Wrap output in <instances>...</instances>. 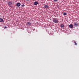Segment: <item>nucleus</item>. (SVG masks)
<instances>
[{"mask_svg": "<svg viewBox=\"0 0 79 79\" xmlns=\"http://www.w3.org/2000/svg\"><path fill=\"white\" fill-rule=\"evenodd\" d=\"M27 24L28 26H30L31 24V23L30 22H28L27 23Z\"/></svg>", "mask_w": 79, "mask_h": 79, "instance_id": "6e6552de", "label": "nucleus"}, {"mask_svg": "<svg viewBox=\"0 0 79 79\" xmlns=\"http://www.w3.org/2000/svg\"><path fill=\"white\" fill-rule=\"evenodd\" d=\"M38 3H39L38 2H37L36 1L34 2V5H36L38 4Z\"/></svg>", "mask_w": 79, "mask_h": 79, "instance_id": "423d86ee", "label": "nucleus"}, {"mask_svg": "<svg viewBox=\"0 0 79 79\" xmlns=\"http://www.w3.org/2000/svg\"><path fill=\"white\" fill-rule=\"evenodd\" d=\"M17 6H21V4L20 3L18 2L16 4Z\"/></svg>", "mask_w": 79, "mask_h": 79, "instance_id": "20e7f679", "label": "nucleus"}, {"mask_svg": "<svg viewBox=\"0 0 79 79\" xmlns=\"http://www.w3.org/2000/svg\"><path fill=\"white\" fill-rule=\"evenodd\" d=\"M4 28H5V29H6V26H5Z\"/></svg>", "mask_w": 79, "mask_h": 79, "instance_id": "2eb2a0df", "label": "nucleus"}, {"mask_svg": "<svg viewBox=\"0 0 79 79\" xmlns=\"http://www.w3.org/2000/svg\"><path fill=\"white\" fill-rule=\"evenodd\" d=\"M60 27H64V25H63V24H61L60 25Z\"/></svg>", "mask_w": 79, "mask_h": 79, "instance_id": "9d476101", "label": "nucleus"}, {"mask_svg": "<svg viewBox=\"0 0 79 79\" xmlns=\"http://www.w3.org/2000/svg\"><path fill=\"white\" fill-rule=\"evenodd\" d=\"M44 8L46 9H48L49 8V6L48 5H46L44 6Z\"/></svg>", "mask_w": 79, "mask_h": 79, "instance_id": "7ed1b4c3", "label": "nucleus"}, {"mask_svg": "<svg viewBox=\"0 0 79 79\" xmlns=\"http://www.w3.org/2000/svg\"><path fill=\"white\" fill-rule=\"evenodd\" d=\"M53 1H54L55 2H57V1H58V0H53Z\"/></svg>", "mask_w": 79, "mask_h": 79, "instance_id": "4468645a", "label": "nucleus"}, {"mask_svg": "<svg viewBox=\"0 0 79 79\" xmlns=\"http://www.w3.org/2000/svg\"><path fill=\"white\" fill-rule=\"evenodd\" d=\"M53 21L56 24H57V23H58V20L57 19L54 18L53 19Z\"/></svg>", "mask_w": 79, "mask_h": 79, "instance_id": "f257e3e1", "label": "nucleus"}, {"mask_svg": "<svg viewBox=\"0 0 79 79\" xmlns=\"http://www.w3.org/2000/svg\"><path fill=\"white\" fill-rule=\"evenodd\" d=\"M26 0V1H29V0Z\"/></svg>", "mask_w": 79, "mask_h": 79, "instance_id": "dca6fc26", "label": "nucleus"}, {"mask_svg": "<svg viewBox=\"0 0 79 79\" xmlns=\"http://www.w3.org/2000/svg\"><path fill=\"white\" fill-rule=\"evenodd\" d=\"M7 4H8L9 6H10V5H11L12 4V2H7Z\"/></svg>", "mask_w": 79, "mask_h": 79, "instance_id": "f03ea898", "label": "nucleus"}, {"mask_svg": "<svg viewBox=\"0 0 79 79\" xmlns=\"http://www.w3.org/2000/svg\"><path fill=\"white\" fill-rule=\"evenodd\" d=\"M74 43L75 45H77V44L76 42H74Z\"/></svg>", "mask_w": 79, "mask_h": 79, "instance_id": "f8f14e48", "label": "nucleus"}, {"mask_svg": "<svg viewBox=\"0 0 79 79\" xmlns=\"http://www.w3.org/2000/svg\"><path fill=\"white\" fill-rule=\"evenodd\" d=\"M3 21V19L2 18H0V23H2Z\"/></svg>", "mask_w": 79, "mask_h": 79, "instance_id": "0eeeda50", "label": "nucleus"}, {"mask_svg": "<svg viewBox=\"0 0 79 79\" xmlns=\"http://www.w3.org/2000/svg\"><path fill=\"white\" fill-rule=\"evenodd\" d=\"M25 6V5H24V4H23L21 6H22V7H24V6Z\"/></svg>", "mask_w": 79, "mask_h": 79, "instance_id": "9b49d317", "label": "nucleus"}, {"mask_svg": "<svg viewBox=\"0 0 79 79\" xmlns=\"http://www.w3.org/2000/svg\"><path fill=\"white\" fill-rule=\"evenodd\" d=\"M74 25V26H77L78 25V24H77V23L75 22Z\"/></svg>", "mask_w": 79, "mask_h": 79, "instance_id": "39448f33", "label": "nucleus"}, {"mask_svg": "<svg viewBox=\"0 0 79 79\" xmlns=\"http://www.w3.org/2000/svg\"><path fill=\"white\" fill-rule=\"evenodd\" d=\"M63 15H66V13H64Z\"/></svg>", "mask_w": 79, "mask_h": 79, "instance_id": "ddd939ff", "label": "nucleus"}, {"mask_svg": "<svg viewBox=\"0 0 79 79\" xmlns=\"http://www.w3.org/2000/svg\"><path fill=\"white\" fill-rule=\"evenodd\" d=\"M69 27H70V28H72V27H73V25H72V24L70 25L69 26Z\"/></svg>", "mask_w": 79, "mask_h": 79, "instance_id": "1a4fd4ad", "label": "nucleus"}]
</instances>
